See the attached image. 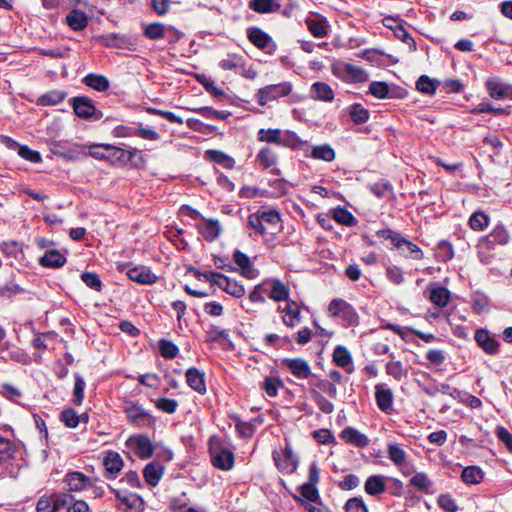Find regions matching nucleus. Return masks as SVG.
Masks as SVG:
<instances>
[{
	"label": "nucleus",
	"instance_id": "nucleus-26",
	"mask_svg": "<svg viewBox=\"0 0 512 512\" xmlns=\"http://www.w3.org/2000/svg\"><path fill=\"white\" fill-rule=\"evenodd\" d=\"M375 398L379 409L388 413L393 404V393L390 388L384 385H377L375 391Z\"/></svg>",
	"mask_w": 512,
	"mask_h": 512
},
{
	"label": "nucleus",
	"instance_id": "nucleus-22",
	"mask_svg": "<svg viewBox=\"0 0 512 512\" xmlns=\"http://www.w3.org/2000/svg\"><path fill=\"white\" fill-rule=\"evenodd\" d=\"M333 361L337 366L344 368L348 373H352L354 370L351 353L344 346L338 345L335 347L333 351Z\"/></svg>",
	"mask_w": 512,
	"mask_h": 512
},
{
	"label": "nucleus",
	"instance_id": "nucleus-13",
	"mask_svg": "<svg viewBox=\"0 0 512 512\" xmlns=\"http://www.w3.org/2000/svg\"><path fill=\"white\" fill-rule=\"evenodd\" d=\"M16 452V444L9 438L0 435V477L5 474L7 466L14 458Z\"/></svg>",
	"mask_w": 512,
	"mask_h": 512
},
{
	"label": "nucleus",
	"instance_id": "nucleus-16",
	"mask_svg": "<svg viewBox=\"0 0 512 512\" xmlns=\"http://www.w3.org/2000/svg\"><path fill=\"white\" fill-rule=\"evenodd\" d=\"M197 229L208 242L216 240L221 233V225L218 220L214 219L202 218V222L197 224Z\"/></svg>",
	"mask_w": 512,
	"mask_h": 512
},
{
	"label": "nucleus",
	"instance_id": "nucleus-34",
	"mask_svg": "<svg viewBox=\"0 0 512 512\" xmlns=\"http://www.w3.org/2000/svg\"><path fill=\"white\" fill-rule=\"evenodd\" d=\"M144 477L146 482L151 486H156L164 474V467L156 462L147 464L144 468Z\"/></svg>",
	"mask_w": 512,
	"mask_h": 512
},
{
	"label": "nucleus",
	"instance_id": "nucleus-56",
	"mask_svg": "<svg viewBox=\"0 0 512 512\" xmlns=\"http://www.w3.org/2000/svg\"><path fill=\"white\" fill-rule=\"evenodd\" d=\"M257 159L265 169L272 167L277 161L275 154L269 147L262 148L257 155Z\"/></svg>",
	"mask_w": 512,
	"mask_h": 512
},
{
	"label": "nucleus",
	"instance_id": "nucleus-38",
	"mask_svg": "<svg viewBox=\"0 0 512 512\" xmlns=\"http://www.w3.org/2000/svg\"><path fill=\"white\" fill-rule=\"evenodd\" d=\"M305 155L308 156V154ZM309 156L316 160L332 162L335 159V151L329 144H323L312 147Z\"/></svg>",
	"mask_w": 512,
	"mask_h": 512
},
{
	"label": "nucleus",
	"instance_id": "nucleus-8",
	"mask_svg": "<svg viewBox=\"0 0 512 512\" xmlns=\"http://www.w3.org/2000/svg\"><path fill=\"white\" fill-rule=\"evenodd\" d=\"M72 107L75 114L82 119L99 120L103 116L102 112L94 106L92 100L85 96L74 97Z\"/></svg>",
	"mask_w": 512,
	"mask_h": 512
},
{
	"label": "nucleus",
	"instance_id": "nucleus-9",
	"mask_svg": "<svg viewBox=\"0 0 512 512\" xmlns=\"http://www.w3.org/2000/svg\"><path fill=\"white\" fill-rule=\"evenodd\" d=\"M474 339L477 345L488 355H496L499 352L500 343L487 329L479 328L475 331Z\"/></svg>",
	"mask_w": 512,
	"mask_h": 512
},
{
	"label": "nucleus",
	"instance_id": "nucleus-17",
	"mask_svg": "<svg viewBox=\"0 0 512 512\" xmlns=\"http://www.w3.org/2000/svg\"><path fill=\"white\" fill-rule=\"evenodd\" d=\"M279 310L283 313L282 320L286 326L293 328L300 323V308L295 301L288 300L284 308L279 306Z\"/></svg>",
	"mask_w": 512,
	"mask_h": 512
},
{
	"label": "nucleus",
	"instance_id": "nucleus-4",
	"mask_svg": "<svg viewBox=\"0 0 512 512\" xmlns=\"http://www.w3.org/2000/svg\"><path fill=\"white\" fill-rule=\"evenodd\" d=\"M331 316L339 317L344 327L356 326L359 323V316L353 306L343 299H333L328 305Z\"/></svg>",
	"mask_w": 512,
	"mask_h": 512
},
{
	"label": "nucleus",
	"instance_id": "nucleus-5",
	"mask_svg": "<svg viewBox=\"0 0 512 512\" xmlns=\"http://www.w3.org/2000/svg\"><path fill=\"white\" fill-rule=\"evenodd\" d=\"M292 89L293 87L290 82L264 86L256 93L257 102L259 105L265 106L271 101H276L282 97L288 96L292 92Z\"/></svg>",
	"mask_w": 512,
	"mask_h": 512
},
{
	"label": "nucleus",
	"instance_id": "nucleus-55",
	"mask_svg": "<svg viewBox=\"0 0 512 512\" xmlns=\"http://www.w3.org/2000/svg\"><path fill=\"white\" fill-rule=\"evenodd\" d=\"M453 246L448 241H440L436 247V257L438 260L446 262L453 258Z\"/></svg>",
	"mask_w": 512,
	"mask_h": 512
},
{
	"label": "nucleus",
	"instance_id": "nucleus-30",
	"mask_svg": "<svg viewBox=\"0 0 512 512\" xmlns=\"http://www.w3.org/2000/svg\"><path fill=\"white\" fill-rule=\"evenodd\" d=\"M310 93L315 100L331 102L334 99L332 88L325 82H315L311 86Z\"/></svg>",
	"mask_w": 512,
	"mask_h": 512
},
{
	"label": "nucleus",
	"instance_id": "nucleus-1",
	"mask_svg": "<svg viewBox=\"0 0 512 512\" xmlns=\"http://www.w3.org/2000/svg\"><path fill=\"white\" fill-rule=\"evenodd\" d=\"M510 241V235L502 224H498L485 237H482L478 244V253L481 262L489 263V252L494 249L495 245H506Z\"/></svg>",
	"mask_w": 512,
	"mask_h": 512
},
{
	"label": "nucleus",
	"instance_id": "nucleus-63",
	"mask_svg": "<svg viewBox=\"0 0 512 512\" xmlns=\"http://www.w3.org/2000/svg\"><path fill=\"white\" fill-rule=\"evenodd\" d=\"M386 373L392 376L395 380L400 381L407 375V371L404 369L400 361H390L386 364Z\"/></svg>",
	"mask_w": 512,
	"mask_h": 512
},
{
	"label": "nucleus",
	"instance_id": "nucleus-59",
	"mask_svg": "<svg viewBox=\"0 0 512 512\" xmlns=\"http://www.w3.org/2000/svg\"><path fill=\"white\" fill-rule=\"evenodd\" d=\"M243 57L239 55H228L226 58L219 62V66L223 70H237L243 68Z\"/></svg>",
	"mask_w": 512,
	"mask_h": 512
},
{
	"label": "nucleus",
	"instance_id": "nucleus-64",
	"mask_svg": "<svg viewBox=\"0 0 512 512\" xmlns=\"http://www.w3.org/2000/svg\"><path fill=\"white\" fill-rule=\"evenodd\" d=\"M371 192L378 198L388 197L393 193V187L389 182L380 181L370 186Z\"/></svg>",
	"mask_w": 512,
	"mask_h": 512
},
{
	"label": "nucleus",
	"instance_id": "nucleus-41",
	"mask_svg": "<svg viewBox=\"0 0 512 512\" xmlns=\"http://www.w3.org/2000/svg\"><path fill=\"white\" fill-rule=\"evenodd\" d=\"M66 96L64 91L52 90L39 97L37 103L42 106H54L61 103Z\"/></svg>",
	"mask_w": 512,
	"mask_h": 512
},
{
	"label": "nucleus",
	"instance_id": "nucleus-47",
	"mask_svg": "<svg viewBox=\"0 0 512 512\" xmlns=\"http://www.w3.org/2000/svg\"><path fill=\"white\" fill-rule=\"evenodd\" d=\"M488 225L489 217L483 211H476L469 218V226L474 231H483Z\"/></svg>",
	"mask_w": 512,
	"mask_h": 512
},
{
	"label": "nucleus",
	"instance_id": "nucleus-19",
	"mask_svg": "<svg viewBox=\"0 0 512 512\" xmlns=\"http://www.w3.org/2000/svg\"><path fill=\"white\" fill-rule=\"evenodd\" d=\"M266 285H270L269 298L276 301H288L289 299V288L281 280L276 278L266 279Z\"/></svg>",
	"mask_w": 512,
	"mask_h": 512
},
{
	"label": "nucleus",
	"instance_id": "nucleus-49",
	"mask_svg": "<svg viewBox=\"0 0 512 512\" xmlns=\"http://www.w3.org/2000/svg\"><path fill=\"white\" fill-rule=\"evenodd\" d=\"M260 217L264 223L269 229L276 228L280 222L281 217L280 213L275 209H269V210H258Z\"/></svg>",
	"mask_w": 512,
	"mask_h": 512
},
{
	"label": "nucleus",
	"instance_id": "nucleus-21",
	"mask_svg": "<svg viewBox=\"0 0 512 512\" xmlns=\"http://www.w3.org/2000/svg\"><path fill=\"white\" fill-rule=\"evenodd\" d=\"M115 495L131 512H140L144 508V502L137 494L115 490Z\"/></svg>",
	"mask_w": 512,
	"mask_h": 512
},
{
	"label": "nucleus",
	"instance_id": "nucleus-20",
	"mask_svg": "<svg viewBox=\"0 0 512 512\" xmlns=\"http://www.w3.org/2000/svg\"><path fill=\"white\" fill-rule=\"evenodd\" d=\"M186 381L190 388L199 394L206 393L205 374L197 368H189L186 371Z\"/></svg>",
	"mask_w": 512,
	"mask_h": 512
},
{
	"label": "nucleus",
	"instance_id": "nucleus-57",
	"mask_svg": "<svg viewBox=\"0 0 512 512\" xmlns=\"http://www.w3.org/2000/svg\"><path fill=\"white\" fill-rule=\"evenodd\" d=\"M248 226L254 230L255 234H259L261 236L268 232V227L264 225L259 211L248 216Z\"/></svg>",
	"mask_w": 512,
	"mask_h": 512
},
{
	"label": "nucleus",
	"instance_id": "nucleus-10",
	"mask_svg": "<svg viewBox=\"0 0 512 512\" xmlns=\"http://www.w3.org/2000/svg\"><path fill=\"white\" fill-rule=\"evenodd\" d=\"M247 38L255 47L260 50H267L270 52L269 49L274 50L276 48L272 38L258 27H249L247 29Z\"/></svg>",
	"mask_w": 512,
	"mask_h": 512
},
{
	"label": "nucleus",
	"instance_id": "nucleus-51",
	"mask_svg": "<svg viewBox=\"0 0 512 512\" xmlns=\"http://www.w3.org/2000/svg\"><path fill=\"white\" fill-rule=\"evenodd\" d=\"M0 393L6 399L17 404L20 403V400L23 396L22 391L18 387L9 383H4L1 385Z\"/></svg>",
	"mask_w": 512,
	"mask_h": 512
},
{
	"label": "nucleus",
	"instance_id": "nucleus-24",
	"mask_svg": "<svg viewBox=\"0 0 512 512\" xmlns=\"http://www.w3.org/2000/svg\"><path fill=\"white\" fill-rule=\"evenodd\" d=\"M306 25L310 33L317 38H323L328 34V21L321 16L308 17Z\"/></svg>",
	"mask_w": 512,
	"mask_h": 512
},
{
	"label": "nucleus",
	"instance_id": "nucleus-42",
	"mask_svg": "<svg viewBox=\"0 0 512 512\" xmlns=\"http://www.w3.org/2000/svg\"><path fill=\"white\" fill-rule=\"evenodd\" d=\"M105 147H106V151H107L105 161H108L112 164H117V163H125L126 161H128L130 159V156H127V152L119 147H116V146H113L110 144L106 145Z\"/></svg>",
	"mask_w": 512,
	"mask_h": 512
},
{
	"label": "nucleus",
	"instance_id": "nucleus-39",
	"mask_svg": "<svg viewBox=\"0 0 512 512\" xmlns=\"http://www.w3.org/2000/svg\"><path fill=\"white\" fill-rule=\"evenodd\" d=\"M83 83L99 92L106 91L109 88V81L108 79L99 74L90 73L86 75L83 79Z\"/></svg>",
	"mask_w": 512,
	"mask_h": 512
},
{
	"label": "nucleus",
	"instance_id": "nucleus-7",
	"mask_svg": "<svg viewBox=\"0 0 512 512\" xmlns=\"http://www.w3.org/2000/svg\"><path fill=\"white\" fill-rule=\"evenodd\" d=\"M125 444L141 459L152 457L155 448L150 438L144 434L130 436Z\"/></svg>",
	"mask_w": 512,
	"mask_h": 512
},
{
	"label": "nucleus",
	"instance_id": "nucleus-29",
	"mask_svg": "<svg viewBox=\"0 0 512 512\" xmlns=\"http://www.w3.org/2000/svg\"><path fill=\"white\" fill-rule=\"evenodd\" d=\"M279 145L292 149L303 150L308 146V142L299 138L293 131H281Z\"/></svg>",
	"mask_w": 512,
	"mask_h": 512
},
{
	"label": "nucleus",
	"instance_id": "nucleus-6",
	"mask_svg": "<svg viewBox=\"0 0 512 512\" xmlns=\"http://www.w3.org/2000/svg\"><path fill=\"white\" fill-rule=\"evenodd\" d=\"M272 457L277 469L282 473L292 474L298 468L299 459L288 443L283 449L273 451Z\"/></svg>",
	"mask_w": 512,
	"mask_h": 512
},
{
	"label": "nucleus",
	"instance_id": "nucleus-44",
	"mask_svg": "<svg viewBox=\"0 0 512 512\" xmlns=\"http://www.w3.org/2000/svg\"><path fill=\"white\" fill-rule=\"evenodd\" d=\"M483 472L477 466H469L463 469L461 479L467 484H479L483 480Z\"/></svg>",
	"mask_w": 512,
	"mask_h": 512
},
{
	"label": "nucleus",
	"instance_id": "nucleus-11",
	"mask_svg": "<svg viewBox=\"0 0 512 512\" xmlns=\"http://www.w3.org/2000/svg\"><path fill=\"white\" fill-rule=\"evenodd\" d=\"M102 464L105 468V478L113 480L122 470L124 462L118 452L108 451L103 458Z\"/></svg>",
	"mask_w": 512,
	"mask_h": 512
},
{
	"label": "nucleus",
	"instance_id": "nucleus-36",
	"mask_svg": "<svg viewBox=\"0 0 512 512\" xmlns=\"http://www.w3.org/2000/svg\"><path fill=\"white\" fill-rule=\"evenodd\" d=\"M77 500L70 494L56 495L52 500L53 512H69Z\"/></svg>",
	"mask_w": 512,
	"mask_h": 512
},
{
	"label": "nucleus",
	"instance_id": "nucleus-45",
	"mask_svg": "<svg viewBox=\"0 0 512 512\" xmlns=\"http://www.w3.org/2000/svg\"><path fill=\"white\" fill-rule=\"evenodd\" d=\"M197 80L213 97L222 98L225 96V91L221 87L217 86L215 82L206 75H198Z\"/></svg>",
	"mask_w": 512,
	"mask_h": 512
},
{
	"label": "nucleus",
	"instance_id": "nucleus-52",
	"mask_svg": "<svg viewBox=\"0 0 512 512\" xmlns=\"http://www.w3.org/2000/svg\"><path fill=\"white\" fill-rule=\"evenodd\" d=\"M334 220L345 226H352L356 223V218L346 208L338 207L333 212Z\"/></svg>",
	"mask_w": 512,
	"mask_h": 512
},
{
	"label": "nucleus",
	"instance_id": "nucleus-12",
	"mask_svg": "<svg viewBox=\"0 0 512 512\" xmlns=\"http://www.w3.org/2000/svg\"><path fill=\"white\" fill-rule=\"evenodd\" d=\"M282 366L299 379H307L312 375L309 363L303 358H285L282 360Z\"/></svg>",
	"mask_w": 512,
	"mask_h": 512
},
{
	"label": "nucleus",
	"instance_id": "nucleus-25",
	"mask_svg": "<svg viewBox=\"0 0 512 512\" xmlns=\"http://www.w3.org/2000/svg\"><path fill=\"white\" fill-rule=\"evenodd\" d=\"M233 259L235 263L240 267L241 274L248 278L253 279L257 276V271L254 269L250 258L240 250H235Z\"/></svg>",
	"mask_w": 512,
	"mask_h": 512
},
{
	"label": "nucleus",
	"instance_id": "nucleus-54",
	"mask_svg": "<svg viewBox=\"0 0 512 512\" xmlns=\"http://www.w3.org/2000/svg\"><path fill=\"white\" fill-rule=\"evenodd\" d=\"M0 250L7 257L17 259L22 255V245L16 241H5L0 244Z\"/></svg>",
	"mask_w": 512,
	"mask_h": 512
},
{
	"label": "nucleus",
	"instance_id": "nucleus-62",
	"mask_svg": "<svg viewBox=\"0 0 512 512\" xmlns=\"http://www.w3.org/2000/svg\"><path fill=\"white\" fill-rule=\"evenodd\" d=\"M299 497H303L304 500L310 502H320V494L316 486L310 484H302L300 486V495Z\"/></svg>",
	"mask_w": 512,
	"mask_h": 512
},
{
	"label": "nucleus",
	"instance_id": "nucleus-28",
	"mask_svg": "<svg viewBox=\"0 0 512 512\" xmlns=\"http://www.w3.org/2000/svg\"><path fill=\"white\" fill-rule=\"evenodd\" d=\"M248 7L259 14L277 12L281 8L279 0H250Z\"/></svg>",
	"mask_w": 512,
	"mask_h": 512
},
{
	"label": "nucleus",
	"instance_id": "nucleus-58",
	"mask_svg": "<svg viewBox=\"0 0 512 512\" xmlns=\"http://www.w3.org/2000/svg\"><path fill=\"white\" fill-rule=\"evenodd\" d=\"M153 402L155 404V407L158 410L163 411V412L168 413V414L175 413L177 408H178V406H179L177 400L170 399V398H165V397L158 398L157 400H154Z\"/></svg>",
	"mask_w": 512,
	"mask_h": 512
},
{
	"label": "nucleus",
	"instance_id": "nucleus-40",
	"mask_svg": "<svg viewBox=\"0 0 512 512\" xmlns=\"http://www.w3.org/2000/svg\"><path fill=\"white\" fill-rule=\"evenodd\" d=\"M387 454L388 458L399 468H401L406 462V452L396 443L388 444Z\"/></svg>",
	"mask_w": 512,
	"mask_h": 512
},
{
	"label": "nucleus",
	"instance_id": "nucleus-60",
	"mask_svg": "<svg viewBox=\"0 0 512 512\" xmlns=\"http://www.w3.org/2000/svg\"><path fill=\"white\" fill-rule=\"evenodd\" d=\"M410 485L420 491H428L432 486V482L428 478L427 474L424 472H418L410 479Z\"/></svg>",
	"mask_w": 512,
	"mask_h": 512
},
{
	"label": "nucleus",
	"instance_id": "nucleus-3",
	"mask_svg": "<svg viewBox=\"0 0 512 512\" xmlns=\"http://www.w3.org/2000/svg\"><path fill=\"white\" fill-rule=\"evenodd\" d=\"M209 452L212 464L224 471L233 468L235 458L233 451L220 438L213 436L209 440Z\"/></svg>",
	"mask_w": 512,
	"mask_h": 512
},
{
	"label": "nucleus",
	"instance_id": "nucleus-15",
	"mask_svg": "<svg viewBox=\"0 0 512 512\" xmlns=\"http://www.w3.org/2000/svg\"><path fill=\"white\" fill-rule=\"evenodd\" d=\"M70 491H82L93 486V480L81 472H70L65 476Z\"/></svg>",
	"mask_w": 512,
	"mask_h": 512
},
{
	"label": "nucleus",
	"instance_id": "nucleus-50",
	"mask_svg": "<svg viewBox=\"0 0 512 512\" xmlns=\"http://www.w3.org/2000/svg\"><path fill=\"white\" fill-rule=\"evenodd\" d=\"M439 81L429 78L426 75H422L416 82V88L423 93L433 95L436 91Z\"/></svg>",
	"mask_w": 512,
	"mask_h": 512
},
{
	"label": "nucleus",
	"instance_id": "nucleus-14",
	"mask_svg": "<svg viewBox=\"0 0 512 512\" xmlns=\"http://www.w3.org/2000/svg\"><path fill=\"white\" fill-rule=\"evenodd\" d=\"M127 276L134 282L143 285L154 284L158 277L146 266H135L127 271Z\"/></svg>",
	"mask_w": 512,
	"mask_h": 512
},
{
	"label": "nucleus",
	"instance_id": "nucleus-2",
	"mask_svg": "<svg viewBox=\"0 0 512 512\" xmlns=\"http://www.w3.org/2000/svg\"><path fill=\"white\" fill-rule=\"evenodd\" d=\"M123 411L128 422L137 428H149L155 425L156 418L138 401L124 400Z\"/></svg>",
	"mask_w": 512,
	"mask_h": 512
},
{
	"label": "nucleus",
	"instance_id": "nucleus-23",
	"mask_svg": "<svg viewBox=\"0 0 512 512\" xmlns=\"http://www.w3.org/2000/svg\"><path fill=\"white\" fill-rule=\"evenodd\" d=\"M340 437L346 443L356 447H366L369 444L368 437L352 427H347L342 430Z\"/></svg>",
	"mask_w": 512,
	"mask_h": 512
},
{
	"label": "nucleus",
	"instance_id": "nucleus-18",
	"mask_svg": "<svg viewBox=\"0 0 512 512\" xmlns=\"http://www.w3.org/2000/svg\"><path fill=\"white\" fill-rule=\"evenodd\" d=\"M341 76L350 82H364L368 79L367 73L359 66L344 63L338 67Z\"/></svg>",
	"mask_w": 512,
	"mask_h": 512
},
{
	"label": "nucleus",
	"instance_id": "nucleus-32",
	"mask_svg": "<svg viewBox=\"0 0 512 512\" xmlns=\"http://www.w3.org/2000/svg\"><path fill=\"white\" fill-rule=\"evenodd\" d=\"M398 250H401V254L405 257H410L414 260H421L424 257L423 251L419 246L414 244L413 242L407 240L402 236L399 241V245L396 246Z\"/></svg>",
	"mask_w": 512,
	"mask_h": 512
},
{
	"label": "nucleus",
	"instance_id": "nucleus-53",
	"mask_svg": "<svg viewBox=\"0 0 512 512\" xmlns=\"http://www.w3.org/2000/svg\"><path fill=\"white\" fill-rule=\"evenodd\" d=\"M368 92L379 99L390 97V88L386 82L374 81L370 83Z\"/></svg>",
	"mask_w": 512,
	"mask_h": 512
},
{
	"label": "nucleus",
	"instance_id": "nucleus-61",
	"mask_svg": "<svg viewBox=\"0 0 512 512\" xmlns=\"http://www.w3.org/2000/svg\"><path fill=\"white\" fill-rule=\"evenodd\" d=\"M282 386V381L277 377H266L261 384L266 394L270 397H275L278 394L279 387Z\"/></svg>",
	"mask_w": 512,
	"mask_h": 512
},
{
	"label": "nucleus",
	"instance_id": "nucleus-33",
	"mask_svg": "<svg viewBox=\"0 0 512 512\" xmlns=\"http://www.w3.org/2000/svg\"><path fill=\"white\" fill-rule=\"evenodd\" d=\"M66 22L72 30L81 31L87 27L88 17L84 12L73 9L66 16Z\"/></svg>",
	"mask_w": 512,
	"mask_h": 512
},
{
	"label": "nucleus",
	"instance_id": "nucleus-35",
	"mask_svg": "<svg viewBox=\"0 0 512 512\" xmlns=\"http://www.w3.org/2000/svg\"><path fill=\"white\" fill-rule=\"evenodd\" d=\"M489 95L497 100L511 96V86L505 85L497 80H488L486 83Z\"/></svg>",
	"mask_w": 512,
	"mask_h": 512
},
{
	"label": "nucleus",
	"instance_id": "nucleus-46",
	"mask_svg": "<svg viewBox=\"0 0 512 512\" xmlns=\"http://www.w3.org/2000/svg\"><path fill=\"white\" fill-rule=\"evenodd\" d=\"M349 115L355 124H363L368 121L370 113L361 104L355 103L349 107Z\"/></svg>",
	"mask_w": 512,
	"mask_h": 512
},
{
	"label": "nucleus",
	"instance_id": "nucleus-37",
	"mask_svg": "<svg viewBox=\"0 0 512 512\" xmlns=\"http://www.w3.org/2000/svg\"><path fill=\"white\" fill-rule=\"evenodd\" d=\"M385 477L381 475H372L365 482V491L372 496L381 494L385 491Z\"/></svg>",
	"mask_w": 512,
	"mask_h": 512
},
{
	"label": "nucleus",
	"instance_id": "nucleus-48",
	"mask_svg": "<svg viewBox=\"0 0 512 512\" xmlns=\"http://www.w3.org/2000/svg\"><path fill=\"white\" fill-rule=\"evenodd\" d=\"M311 397L316 403L317 407L325 414H331L334 411V405L331 401L326 399L318 390L315 388L310 389Z\"/></svg>",
	"mask_w": 512,
	"mask_h": 512
},
{
	"label": "nucleus",
	"instance_id": "nucleus-31",
	"mask_svg": "<svg viewBox=\"0 0 512 512\" xmlns=\"http://www.w3.org/2000/svg\"><path fill=\"white\" fill-rule=\"evenodd\" d=\"M39 263L43 267L60 268L66 263V257L57 250H49L39 259Z\"/></svg>",
	"mask_w": 512,
	"mask_h": 512
},
{
	"label": "nucleus",
	"instance_id": "nucleus-27",
	"mask_svg": "<svg viewBox=\"0 0 512 512\" xmlns=\"http://www.w3.org/2000/svg\"><path fill=\"white\" fill-rule=\"evenodd\" d=\"M218 278L220 279V282H218V287L226 293L236 298H241L245 295L244 286L236 280H232L225 275L218 276Z\"/></svg>",
	"mask_w": 512,
	"mask_h": 512
},
{
	"label": "nucleus",
	"instance_id": "nucleus-43",
	"mask_svg": "<svg viewBox=\"0 0 512 512\" xmlns=\"http://www.w3.org/2000/svg\"><path fill=\"white\" fill-rule=\"evenodd\" d=\"M449 291L445 287L438 286L430 289L429 299L435 305L439 307H444L447 305L449 301Z\"/></svg>",
	"mask_w": 512,
	"mask_h": 512
}]
</instances>
